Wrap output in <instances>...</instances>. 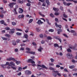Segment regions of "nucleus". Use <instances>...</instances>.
<instances>
[{
    "label": "nucleus",
    "instance_id": "f257e3e1",
    "mask_svg": "<svg viewBox=\"0 0 77 77\" xmlns=\"http://www.w3.org/2000/svg\"><path fill=\"white\" fill-rule=\"evenodd\" d=\"M15 4H16L15 2L11 3L8 4V6H10L11 8H12L14 7V5H15Z\"/></svg>",
    "mask_w": 77,
    "mask_h": 77
},
{
    "label": "nucleus",
    "instance_id": "f03ea898",
    "mask_svg": "<svg viewBox=\"0 0 77 77\" xmlns=\"http://www.w3.org/2000/svg\"><path fill=\"white\" fill-rule=\"evenodd\" d=\"M54 47H57L59 48H60V50H62V46H59V45L57 43H55L54 45Z\"/></svg>",
    "mask_w": 77,
    "mask_h": 77
},
{
    "label": "nucleus",
    "instance_id": "7ed1b4c3",
    "mask_svg": "<svg viewBox=\"0 0 77 77\" xmlns=\"http://www.w3.org/2000/svg\"><path fill=\"white\" fill-rule=\"evenodd\" d=\"M7 60L8 61H11V60H13L14 62L15 61V59L14 58L12 57H10L9 58H7Z\"/></svg>",
    "mask_w": 77,
    "mask_h": 77
},
{
    "label": "nucleus",
    "instance_id": "20e7f679",
    "mask_svg": "<svg viewBox=\"0 0 77 77\" xmlns=\"http://www.w3.org/2000/svg\"><path fill=\"white\" fill-rule=\"evenodd\" d=\"M26 53H29V54H33V55H35V52H33L32 51H26Z\"/></svg>",
    "mask_w": 77,
    "mask_h": 77
},
{
    "label": "nucleus",
    "instance_id": "39448f33",
    "mask_svg": "<svg viewBox=\"0 0 77 77\" xmlns=\"http://www.w3.org/2000/svg\"><path fill=\"white\" fill-rule=\"evenodd\" d=\"M77 44H75V45L73 46H72V47H70L69 48L71 49H73V50H77V49H75V48H76V47H77Z\"/></svg>",
    "mask_w": 77,
    "mask_h": 77
},
{
    "label": "nucleus",
    "instance_id": "423d86ee",
    "mask_svg": "<svg viewBox=\"0 0 77 77\" xmlns=\"http://www.w3.org/2000/svg\"><path fill=\"white\" fill-rule=\"evenodd\" d=\"M25 73L26 75H30L32 74V72L30 71L29 70H27L25 72Z\"/></svg>",
    "mask_w": 77,
    "mask_h": 77
},
{
    "label": "nucleus",
    "instance_id": "0eeeda50",
    "mask_svg": "<svg viewBox=\"0 0 77 77\" xmlns=\"http://www.w3.org/2000/svg\"><path fill=\"white\" fill-rule=\"evenodd\" d=\"M66 56L68 58H69V59H71V56H72V54H70L68 53L66 55Z\"/></svg>",
    "mask_w": 77,
    "mask_h": 77
},
{
    "label": "nucleus",
    "instance_id": "6e6552de",
    "mask_svg": "<svg viewBox=\"0 0 77 77\" xmlns=\"http://www.w3.org/2000/svg\"><path fill=\"white\" fill-rule=\"evenodd\" d=\"M12 65L13 66H15V63H14V62H11L10 63L9 65V66H11Z\"/></svg>",
    "mask_w": 77,
    "mask_h": 77
},
{
    "label": "nucleus",
    "instance_id": "1a4fd4ad",
    "mask_svg": "<svg viewBox=\"0 0 77 77\" xmlns=\"http://www.w3.org/2000/svg\"><path fill=\"white\" fill-rule=\"evenodd\" d=\"M37 24H43V23H44V22L41 21V20H38V21L37 22Z\"/></svg>",
    "mask_w": 77,
    "mask_h": 77
},
{
    "label": "nucleus",
    "instance_id": "9d476101",
    "mask_svg": "<svg viewBox=\"0 0 77 77\" xmlns=\"http://www.w3.org/2000/svg\"><path fill=\"white\" fill-rule=\"evenodd\" d=\"M15 30V29H11V31L10 32H9L10 34H11V33H14L15 32H14Z\"/></svg>",
    "mask_w": 77,
    "mask_h": 77
},
{
    "label": "nucleus",
    "instance_id": "9b49d317",
    "mask_svg": "<svg viewBox=\"0 0 77 77\" xmlns=\"http://www.w3.org/2000/svg\"><path fill=\"white\" fill-rule=\"evenodd\" d=\"M20 11L19 12V13H20V14H22L23 12H24V11H23V9L21 8H19Z\"/></svg>",
    "mask_w": 77,
    "mask_h": 77
},
{
    "label": "nucleus",
    "instance_id": "f8f14e48",
    "mask_svg": "<svg viewBox=\"0 0 77 77\" xmlns=\"http://www.w3.org/2000/svg\"><path fill=\"white\" fill-rule=\"evenodd\" d=\"M18 17L19 18V19H20L21 18H24V15L23 14L22 15H19Z\"/></svg>",
    "mask_w": 77,
    "mask_h": 77
},
{
    "label": "nucleus",
    "instance_id": "ddd939ff",
    "mask_svg": "<svg viewBox=\"0 0 77 77\" xmlns=\"http://www.w3.org/2000/svg\"><path fill=\"white\" fill-rule=\"evenodd\" d=\"M42 50H43V48H42V47L40 46L39 48L38 49V51L41 52V51H42Z\"/></svg>",
    "mask_w": 77,
    "mask_h": 77
},
{
    "label": "nucleus",
    "instance_id": "4468645a",
    "mask_svg": "<svg viewBox=\"0 0 77 77\" xmlns=\"http://www.w3.org/2000/svg\"><path fill=\"white\" fill-rule=\"evenodd\" d=\"M57 39H58V40H59V41L60 42V43H62V39H60V37L57 36Z\"/></svg>",
    "mask_w": 77,
    "mask_h": 77
},
{
    "label": "nucleus",
    "instance_id": "2eb2a0df",
    "mask_svg": "<svg viewBox=\"0 0 77 77\" xmlns=\"http://www.w3.org/2000/svg\"><path fill=\"white\" fill-rule=\"evenodd\" d=\"M14 62H16L17 65H19V64H20V63H21V62L20 61H18L16 60H15V61H14Z\"/></svg>",
    "mask_w": 77,
    "mask_h": 77
},
{
    "label": "nucleus",
    "instance_id": "dca6fc26",
    "mask_svg": "<svg viewBox=\"0 0 77 77\" xmlns=\"http://www.w3.org/2000/svg\"><path fill=\"white\" fill-rule=\"evenodd\" d=\"M53 10L56 12H57V11H59V9L58 8L54 7L53 8Z\"/></svg>",
    "mask_w": 77,
    "mask_h": 77
},
{
    "label": "nucleus",
    "instance_id": "f3484780",
    "mask_svg": "<svg viewBox=\"0 0 77 77\" xmlns=\"http://www.w3.org/2000/svg\"><path fill=\"white\" fill-rule=\"evenodd\" d=\"M38 14H39V15H40L41 16H42V17H45V15L42 14V13L41 12H39Z\"/></svg>",
    "mask_w": 77,
    "mask_h": 77
},
{
    "label": "nucleus",
    "instance_id": "a211bd4d",
    "mask_svg": "<svg viewBox=\"0 0 77 77\" xmlns=\"http://www.w3.org/2000/svg\"><path fill=\"white\" fill-rule=\"evenodd\" d=\"M12 43L14 45H17V44H16V42L14 40H13L12 41Z\"/></svg>",
    "mask_w": 77,
    "mask_h": 77
},
{
    "label": "nucleus",
    "instance_id": "6ab92c4d",
    "mask_svg": "<svg viewBox=\"0 0 77 77\" xmlns=\"http://www.w3.org/2000/svg\"><path fill=\"white\" fill-rule=\"evenodd\" d=\"M46 3L48 5H50V2H49V0H46Z\"/></svg>",
    "mask_w": 77,
    "mask_h": 77
},
{
    "label": "nucleus",
    "instance_id": "aec40b11",
    "mask_svg": "<svg viewBox=\"0 0 77 77\" xmlns=\"http://www.w3.org/2000/svg\"><path fill=\"white\" fill-rule=\"evenodd\" d=\"M33 60L32 59H29L28 60H26L27 62H28V63H30V62H31V61L32 60Z\"/></svg>",
    "mask_w": 77,
    "mask_h": 77
},
{
    "label": "nucleus",
    "instance_id": "412c9836",
    "mask_svg": "<svg viewBox=\"0 0 77 77\" xmlns=\"http://www.w3.org/2000/svg\"><path fill=\"white\" fill-rule=\"evenodd\" d=\"M41 67H42V68H45V69H47V68L44 65L42 64V66Z\"/></svg>",
    "mask_w": 77,
    "mask_h": 77
},
{
    "label": "nucleus",
    "instance_id": "4be33fe9",
    "mask_svg": "<svg viewBox=\"0 0 77 77\" xmlns=\"http://www.w3.org/2000/svg\"><path fill=\"white\" fill-rule=\"evenodd\" d=\"M46 22H47V23L48 24H49V25H51V23H49V21L48 20V19H46Z\"/></svg>",
    "mask_w": 77,
    "mask_h": 77
},
{
    "label": "nucleus",
    "instance_id": "5701e85b",
    "mask_svg": "<svg viewBox=\"0 0 77 77\" xmlns=\"http://www.w3.org/2000/svg\"><path fill=\"white\" fill-rule=\"evenodd\" d=\"M5 36L8 37V38H10V37H11V35H10L6 34L5 35Z\"/></svg>",
    "mask_w": 77,
    "mask_h": 77
},
{
    "label": "nucleus",
    "instance_id": "b1692460",
    "mask_svg": "<svg viewBox=\"0 0 77 77\" xmlns=\"http://www.w3.org/2000/svg\"><path fill=\"white\" fill-rule=\"evenodd\" d=\"M6 65H1V66H2V67H3V68H6Z\"/></svg>",
    "mask_w": 77,
    "mask_h": 77
},
{
    "label": "nucleus",
    "instance_id": "393cba45",
    "mask_svg": "<svg viewBox=\"0 0 77 77\" xmlns=\"http://www.w3.org/2000/svg\"><path fill=\"white\" fill-rule=\"evenodd\" d=\"M75 67V66H73V65L69 66V68L70 69H72L74 68Z\"/></svg>",
    "mask_w": 77,
    "mask_h": 77
},
{
    "label": "nucleus",
    "instance_id": "a878e982",
    "mask_svg": "<svg viewBox=\"0 0 77 77\" xmlns=\"http://www.w3.org/2000/svg\"><path fill=\"white\" fill-rule=\"evenodd\" d=\"M47 39L50 40L51 39H52V38H51V36H48V37H47Z\"/></svg>",
    "mask_w": 77,
    "mask_h": 77
},
{
    "label": "nucleus",
    "instance_id": "bb28decb",
    "mask_svg": "<svg viewBox=\"0 0 77 77\" xmlns=\"http://www.w3.org/2000/svg\"><path fill=\"white\" fill-rule=\"evenodd\" d=\"M22 69L23 68H22V67H19L18 68V70H19V71H21L22 70Z\"/></svg>",
    "mask_w": 77,
    "mask_h": 77
},
{
    "label": "nucleus",
    "instance_id": "cd10ccee",
    "mask_svg": "<svg viewBox=\"0 0 77 77\" xmlns=\"http://www.w3.org/2000/svg\"><path fill=\"white\" fill-rule=\"evenodd\" d=\"M1 38H2V39H3V40H4L5 41H6V40H7V38H6L5 37H1Z\"/></svg>",
    "mask_w": 77,
    "mask_h": 77
},
{
    "label": "nucleus",
    "instance_id": "c85d7f7f",
    "mask_svg": "<svg viewBox=\"0 0 77 77\" xmlns=\"http://www.w3.org/2000/svg\"><path fill=\"white\" fill-rule=\"evenodd\" d=\"M22 34L21 33H20L18 32L16 33V35H18V36H20V35H21Z\"/></svg>",
    "mask_w": 77,
    "mask_h": 77
},
{
    "label": "nucleus",
    "instance_id": "c756f323",
    "mask_svg": "<svg viewBox=\"0 0 77 77\" xmlns=\"http://www.w3.org/2000/svg\"><path fill=\"white\" fill-rule=\"evenodd\" d=\"M5 29L6 30H10V28L9 27H6L5 28Z\"/></svg>",
    "mask_w": 77,
    "mask_h": 77
},
{
    "label": "nucleus",
    "instance_id": "7c9ffc66",
    "mask_svg": "<svg viewBox=\"0 0 77 77\" xmlns=\"http://www.w3.org/2000/svg\"><path fill=\"white\" fill-rule=\"evenodd\" d=\"M63 35L66 37V38H68V36H67V35L66 34L63 33Z\"/></svg>",
    "mask_w": 77,
    "mask_h": 77
},
{
    "label": "nucleus",
    "instance_id": "2f4dec72",
    "mask_svg": "<svg viewBox=\"0 0 77 77\" xmlns=\"http://www.w3.org/2000/svg\"><path fill=\"white\" fill-rule=\"evenodd\" d=\"M50 16L51 17H52V18H53V17H54V16L52 13H51V14H50Z\"/></svg>",
    "mask_w": 77,
    "mask_h": 77
},
{
    "label": "nucleus",
    "instance_id": "473e14b6",
    "mask_svg": "<svg viewBox=\"0 0 77 77\" xmlns=\"http://www.w3.org/2000/svg\"><path fill=\"white\" fill-rule=\"evenodd\" d=\"M49 32H54V29H50L49 30Z\"/></svg>",
    "mask_w": 77,
    "mask_h": 77
},
{
    "label": "nucleus",
    "instance_id": "72a5a7b5",
    "mask_svg": "<svg viewBox=\"0 0 77 77\" xmlns=\"http://www.w3.org/2000/svg\"><path fill=\"white\" fill-rule=\"evenodd\" d=\"M33 21V19H30L29 21V23H31Z\"/></svg>",
    "mask_w": 77,
    "mask_h": 77
},
{
    "label": "nucleus",
    "instance_id": "f704fd0d",
    "mask_svg": "<svg viewBox=\"0 0 77 77\" xmlns=\"http://www.w3.org/2000/svg\"><path fill=\"white\" fill-rule=\"evenodd\" d=\"M16 42V43L18 44L20 42V40L19 39H17V40Z\"/></svg>",
    "mask_w": 77,
    "mask_h": 77
},
{
    "label": "nucleus",
    "instance_id": "c9c22d12",
    "mask_svg": "<svg viewBox=\"0 0 77 77\" xmlns=\"http://www.w3.org/2000/svg\"><path fill=\"white\" fill-rule=\"evenodd\" d=\"M57 27H59L60 28V29H61V27H62V26H61L60 25H58L57 26Z\"/></svg>",
    "mask_w": 77,
    "mask_h": 77
},
{
    "label": "nucleus",
    "instance_id": "e433bc0d",
    "mask_svg": "<svg viewBox=\"0 0 77 77\" xmlns=\"http://www.w3.org/2000/svg\"><path fill=\"white\" fill-rule=\"evenodd\" d=\"M57 32H62V30L60 29H57Z\"/></svg>",
    "mask_w": 77,
    "mask_h": 77
},
{
    "label": "nucleus",
    "instance_id": "4c0bfd02",
    "mask_svg": "<svg viewBox=\"0 0 77 77\" xmlns=\"http://www.w3.org/2000/svg\"><path fill=\"white\" fill-rule=\"evenodd\" d=\"M24 36L25 37V38H26V39H27L28 38V35L27 34H25Z\"/></svg>",
    "mask_w": 77,
    "mask_h": 77
},
{
    "label": "nucleus",
    "instance_id": "58836bf2",
    "mask_svg": "<svg viewBox=\"0 0 77 77\" xmlns=\"http://www.w3.org/2000/svg\"><path fill=\"white\" fill-rule=\"evenodd\" d=\"M0 23H1L2 24H4V23H5V21H4V20H2L0 21Z\"/></svg>",
    "mask_w": 77,
    "mask_h": 77
},
{
    "label": "nucleus",
    "instance_id": "ea45409f",
    "mask_svg": "<svg viewBox=\"0 0 77 77\" xmlns=\"http://www.w3.org/2000/svg\"><path fill=\"white\" fill-rule=\"evenodd\" d=\"M50 60H51V62L52 63H53V62H54V60L53 58L51 59Z\"/></svg>",
    "mask_w": 77,
    "mask_h": 77
},
{
    "label": "nucleus",
    "instance_id": "a19ab883",
    "mask_svg": "<svg viewBox=\"0 0 77 77\" xmlns=\"http://www.w3.org/2000/svg\"><path fill=\"white\" fill-rule=\"evenodd\" d=\"M39 37L40 38H42L44 37V35L42 34H41L39 35Z\"/></svg>",
    "mask_w": 77,
    "mask_h": 77
},
{
    "label": "nucleus",
    "instance_id": "79ce46f5",
    "mask_svg": "<svg viewBox=\"0 0 77 77\" xmlns=\"http://www.w3.org/2000/svg\"><path fill=\"white\" fill-rule=\"evenodd\" d=\"M67 51L68 52H69V53H71V50L70 49H67Z\"/></svg>",
    "mask_w": 77,
    "mask_h": 77
},
{
    "label": "nucleus",
    "instance_id": "37998d69",
    "mask_svg": "<svg viewBox=\"0 0 77 77\" xmlns=\"http://www.w3.org/2000/svg\"><path fill=\"white\" fill-rule=\"evenodd\" d=\"M16 30H17V31H23V30H22L20 29L16 28Z\"/></svg>",
    "mask_w": 77,
    "mask_h": 77
},
{
    "label": "nucleus",
    "instance_id": "c03bdc74",
    "mask_svg": "<svg viewBox=\"0 0 77 77\" xmlns=\"http://www.w3.org/2000/svg\"><path fill=\"white\" fill-rule=\"evenodd\" d=\"M26 50H27V51H30L31 50L30 49V48H26Z\"/></svg>",
    "mask_w": 77,
    "mask_h": 77
},
{
    "label": "nucleus",
    "instance_id": "a18cd8bd",
    "mask_svg": "<svg viewBox=\"0 0 77 77\" xmlns=\"http://www.w3.org/2000/svg\"><path fill=\"white\" fill-rule=\"evenodd\" d=\"M12 25H13V26H15V25H16V23H15V22H12Z\"/></svg>",
    "mask_w": 77,
    "mask_h": 77
},
{
    "label": "nucleus",
    "instance_id": "49530a36",
    "mask_svg": "<svg viewBox=\"0 0 77 77\" xmlns=\"http://www.w3.org/2000/svg\"><path fill=\"white\" fill-rule=\"evenodd\" d=\"M63 16L65 18H67V17H68V16H67V15L65 14H63Z\"/></svg>",
    "mask_w": 77,
    "mask_h": 77
},
{
    "label": "nucleus",
    "instance_id": "de8ad7c7",
    "mask_svg": "<svg viewBox=\"0 0 77 77\" xmlns=\"http://www.w3.org/2000/svg\"><path fill=\"white\" fill-rule=\"evenodd\" d=\"M36 30L37 32H40V30H39V29L38 28H36Z\"/></svg>",
    "mask_w": 77,
    "mask_h": 77
},
{
    "label": "nucleus",
    "instance_id": "09e8293b",
    "mask_svg": "<svg viewBox=\"0 0 77 77\" xmlns=\"http://www.w3.org/2000/svg\"><path fill=\"white\" fill-rule=\"evenodd\" d=\"M52 72H55V73H57L58 72H59V71H55V70H53L52 71Z\"/></svg>",
    "mask_w": 77,
    "mask_h": 77
},
{
    "label": "nucleus",
    "instance_id": "8fccbe9b",
    "mask_svg": "<svg viewBox=\"0 0 77 77\" xmlns=\"http://www.w3.org/2000/svg\"><path fill=\"white\" fill-rule=\"evenodd\" d=\"M11 68L13 69H14V70L17 69L16 68H15V67H14V66H12L11 67Z\"/></svg>",
    "mask_w": 77,
    "mask_h": 77
},
{
    "label": "nucleus",
    "instance_id": "3c124183",
    "mask_svg": "<svg viewBox=\"0 0 77 77\" xmlns=\"http://www.w3.org/2000/svg\"><path fill=\"white\" fill-rule=\"evenodd\" d=\"M51 70H54V68L52 67H50L49 68Z\"/></svg>",
    "mask_w": 77,
    "mask_h": 77
},
{
    "label": "nucleus",
    "instance_id": "603ef678",
    "mask_svg": "<svg viewBox=\"0 0 77 77\" xmlns=\"http://www.w3.org/2000/svg\"><path fill=\"white\" fill-rule=\"evenodd\" d=\"M25 45H26V44H25L24 43L20 45V46H21V47H23V46H25Z\"/></svg>",
    "mask_w": 77,
    "mask_h": 77
},
{
    "label": "nucleus",
    "instance_id": "864d4df0",
    "mask_svg": "<svg viewBox=\"0 0 77 77\" xmlns=\"http://www.w3.org/2000/svg\"><path fill=\"white\" fill-rule=\"evenodd\" d=\"M31 4L29 3H27L26 4V6H30Z\"/></svg>",
    "mask_w": 77,
    "mask_h": 77
},
{
    "label": "nucleus",
    "instance_id": "5fc2aeb1",
    "mask_svg": "<svg viewBox=\"0 0 77 77\" xmlns=\"http://www.w3.org/2000/svg\"><path fill=\"white\" fill-rule=\"evenodd\" d=\"M3 17H4V15L3 14L0 15V17H1V18H3Z\"/></svg>",
    "mask_w": 77,
    "mask_h": 77
},
{
    "label": "nucleus",
    "instance_id": "6e6d98bb",
    "mask_svg": "<svg viewBox=\"0 0 77 77\" xmlns=\"http://www.w3.org/2000/svg\"><path fill=\"white\" fill-rule=\"evenodd\" d=\"M32 45H34V46H36V44L35 42H33V43H32Z\"/></svg>",
    "mask_w": 77,
    "mask_h": 77
},
{
    "label": "nucleus",
    "instance_id": "4d7b16f0",
    "mask_svg": "<svg viewBox=\"0 0 77 77\" xmlns=\"http://www.w3.org/2000/svg\"><path fill=\"white\" fill-rule=\"evenodd\" d=\"M54 15L57 16L59 15V13H54Z\"/></svg>",
    "mask_w": 77,
    "mask_h": 77
},
{
    "label": "nucleus",
    "instance_id": "13d9d810",
    "mask_svg": "<svg viewBox=\"0 0 77 77\" xmlns=\"http://www.w3.org/2000/svg\"><path fill=\"white\" fill-rule=\"evenodd\" d=\"M49 66H54V64L52 63H50L49 64Z\"/></svg>",
    "mask_w": 77,
    "mask_h": 77
},
{
    "label": "nucleus",
    "instance_id": "bf43d9fd",
    "mask_svg": "<svg viewBox=\"0 0 77 77\" xmlns=\"http://www.w3.org/2000/svg\"><path fill=\"white\" fill-rule=\"evenodd\" d=\"M3 3H7V2H8L7 1H6L5 0H3Z\"/></svg>",
    "mask_w": 77,
    "mask_h": 77
},
{
    "label": "nucleus",
    "instance_id": "052dcab7",
    "mask_svg": "<svg viewBox=\"0 0 77 77\" xmlns=\"http://www.w3.org/2000/svg\"><path fill=\"white\" fill-rule=\"evenodd\" d=\"M57 73V75H58V76H59L60 77V76H61V74H60V73H59V72Z\"/></svg>",
    "mask_w": 77,
    "mask_h": 77
},
{
    "label": "nucleus",
    "instance_id": "680f3d73",
    "mask_svg": "<svg viewBox=\"0 0 77 77\" xmlns=\"http://www.w3.org/2000/svg\"><path fill=\"white\" fill-rule=\"evenodd\" d=\"M60 9L61 10V11H63V8L62 7H60Z\"/></svg>",
    "mask_w": 77,
    "mask_h": 77
},
{
    "label": "nucleus",
    "instance_id": "e2e57ef3",
    "mask_svg": "<svg viewBox=\"0 0 77 77\" xmlns=\"http://www.w3.org/2000/svg\"><path fill=\"white\" fill-rule=\"evenodd\" d=\"M20 50H22L23 51V50H24V48H23V47H21L20 48Z\"/></svg>",
    "mask_w": 77,
    "mask_h": 77
},
{
    "label": "nucleus",
    "instance_id": "0e129e2a",
    "mask_svg": "<svg viewBox=\"0 0 77 77\" xmlns=\"http://www.w3.org/2000/svg\"><path fill=\"white\" fill-rule=\"evenodd\" d=\"M70 32H71V33H75V31L73 30H71L70 31Z\"/></svg>",
    "mask_w": 77,
    "mask_h": 77
},
{
    "label": "nucleus",
    "instance_id": "69168bd1",
    "mask_svg": "<svg viewBox=\"0 0 77 77\" xmlns=\"http://www.w3.org/2000/svg\"><path fill=\"white\" fill-rule=\"evenodd\" d=\"M53 75L54 77H56V76L57 75V74L56 73H53Z\"/></svg>",
    "mask_w": 77,
    "mask_h": 77
},
{
    "label": "nucleus",
    "instance_id": "338daca9",
    "mask_svg": "<svg viewBox=\"0 0 77 77\" xmlns=\"http://www.w3.org/2000/svg\"><path fill=\"white\" fill-rule=\"evenodd\" d=\"M71 2H74L75 3H77V1H73V0H72Z\"/></svg>",
    "mask_w": 77,
    "mask_h": 77
},
{
    "label": "nucleus",
    "instance_id": "774afa93",
    "mask_svg": "<svg viewBox=\"0 0 77 77\" xmlns=\"http://www.w3.org/2000/svg\"><path fill=\"white\" fill-rule=\"evenodd\" d=\"M46 5V4L45 2L43 3L42 5V6H45Z\"/></svg>",
    "mask_w": 77,
    "mask_h": 77
}]
</instances>
